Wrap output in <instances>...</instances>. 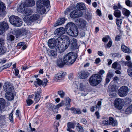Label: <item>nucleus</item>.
<instances>
[{"label": "nucleus", "mask_w": 132, "mask_h": 132, "mask_svg": "<svg viewBox=\"0 0 132 132\" xmlns=\"http://www.w3.org/2000/svg\"><path fill=\"white\" fill-rule=\"evenodd\" d=\"M61 40L60 41L59 45L57 46V50L59 52H63L68 48L70 44V40L67 36L64 35L60 37Z\"/></svg>", "instance_id": "f03ea898"}, {"label": "nucleus", "mask_w": 132, "mask_h": 132, "mask_svg": "<svg viewBox=\"0 0 132 132\" xmlns=\"http://www.w3.org/2000/svg\"><path fill=\"white\" fill-rule=\"evenodd\" d=\"M82 15V12L78 10H74L70 13V17L73 18H78L81 16Z\"/></svg>", "instance_id": "9b49d317"}, {"label": "nucleus", "mask_w": 132, "mask_h": 132, "mask_svg": "<svg viewBox=\"0 0 132 132\" xmlns=\"http://www.w3.org/2000/svg\"><path fill=\"white\" fill-rule=\"evenodd\" d=\"M65 28L68 29L70 35L73 37H76L78 35V30L75 27L74 23L72 22L68 23L65 27Z\"/></svg>", "instance_id": "20e7f679"}, {"label": "nucleus", "mask_w": 132, "mask_h": 132, "mask_svg": "<svg viewBox=\"0 0 132 132\" xmlns=\"http://www.w3.org/2000/svg\"><path fill=\"white\" fill-rule=\"evenodd\" d=\"M26 102L28 106H30L33 103V101L30 99H28L26 100Z\"/></svg>", "instance_id": "4d7b16f0"}, {"label": "nucleus", "mask_w": 132, "mask_h": 132, "mask_svg": "<svg viewBox=\"0 0 132 132\" xmlns=\"http://www.w3.org/2000/svg\"><path fill=\"white\" fill-rule=\"evenodd\" d=\"M65 105L66 108H65V110H69L70 108L69 107L70 106V102H71V99L68 97H66L65 98Z\"/></svg>", "instance_id": "a211bd4d"}, {"label": "nucleus", "mask_w": 132, "mask_h": 132, "mask_svg": "<svg viewBox=\"0 0 132 132\" xmlns=\"http://www.w3.org/2000/svg\"><path fill=\"white\" fill-rule=\"evenodd\" d=\"M76 8V6L73 4H71L69 7L67 8L64 11L65 15L67 14L70 11Z\"/></svg>", "instance_id": "5701e85b"}, {"label": "nucleus", "mask_w": 132, "mask_h": 132, "mask_svg": "<svg viewBox=\"0 0 132 132\" xmlns=\"http://www.w3.org/2000/svg\"><path fill=\"white\" fill-rule=\"evenodd\" d=\"M65 21V18L59 19L56 23V26L60 25L63 24Z\"/></svg>", "instance_id": "4c0bfd02"}, {"label": "nucleus", "mask_w": 132, "mask_h": 132, "mask_svg": "<svg viewBox=\"0 0 132 132\" xmlns=\"http://www.w3.org/2000/svg\"><path fill=\"white\" fill-rule=\"evenodd\" d=\"M71 42V44L73 47L76 46L77 44V40L74 38L72 39Z\"/></svg>", "instance_id": "c03bdc74"}, {"label": "nucleus", "mask_w": 132, "mask_h": 132, "mask_svg": "<svg viewBox=\"0 0 132 132\" xmlns=\"http://www.w3.org/2000/svg\"><path fill=\"white\" fill-rule=\"evenodd\" d=\"M113 15L116 18H121V12L119 10H116L114 11L113 13Z\"/></svg>", "instance_id": "c85d7f7f"}, {"label": "nucleus", "mask_w": 132, "mask_h": 132, "mask_svg": "<svg viewBox=\"0 0 132 132\" xmlns=\"http://www.w3.org/2000/svg\"><path fill=\"white\" fill-rule=\"evenodd\" d=\"M14 37L12 35L8 34L7 37V40L8 41H12L14 39Z\"/></svg>", "instance_id": "79ce46f5"}, {"label": "nucleus", "mask_w": 132, "mask_h": 132, "mask_svg": "<svg viewBox=\"0 0 132 132\" xmlns=\"http://www.w3.org/2000/svg\"><path fill=\"white\" fill-rule=\"evenodd\" d=\"M123 64L127 65L128 67V69L132 68V63L131 61H122Z\"/></svg>", "instance_id": "58836bf2"}, {"label": "nucleus", "mask_w": 132, "mask_h": 132, "mask_svg": "<svg viewBox=\"0 0 132 132\" xmlns=\"http://www.w3.org/2000/svg\"><path fill=\"white\" fill-rule=\"evenodd\" d=\"M6 9L5 4L3 2L0 3V12H4Z\"/></svg>", "instance_id": "c9c22d12"}, {"label": "nucleus", "mask_w": 132, "mask_h": 132, "mask_svg": "<svg viewBox=\"0 0 132 132\" xmlns=\"http://www.w3.org/2000/svg\"><path fill=\"white\" fill-rule=\"evenodd\" d=\"M10 23L12 24L17 27H20L22 24V21L18 17L13 15L9 18Z\"/></svg>", "instance_id": "423d86ee"}, {"label": "nucleus", "mask_w": 132, "mask_h": 132, "mask_svg": "<svg viewBox=\"0 0 132 132\" xmlns=\"http://www.w3.org/2000/svg\"><path fill=\"white\" fill-rule=\"evenodd\" d=\"M85 87V86L83 85L82 83H81L80 84L79 88L81 90H83Z\"/></svg>", "instance_id": "774afa93"}, {"label": "nucleus", "mask_w": 132, "mask_h": 132, "mask_svg": "<svg viewBox=\"0 0 132 132\" xmlns=\"http://www.w3.org/2000/svg\"><path fill=\"white\" fill-rule=\"evenodd\" d=\"M55 34L58 36H60L64 34L65 32V29L62 27L56 29L54 32Z\"/></svg>", "instance_id": "2eb2a0df"}, {"label": "nucleus", "mask_w": 132, "mask_h": 132, "mask_svg": "<svg viewBox=\"0 0 132 132\" xmlns=\"http://www.w3.org/2000/svg\"><path fill=\"white\" fill-rule=\"evenodd\" d=\"M128 75L131 77H132V68L128 69H127Z\"/></svg>", "instance_id": "680f3d73"}, {"label": "nucleus", "mask_w": 132, "mask_h": 132, "mask_svg": "<svg viewBox=\"0 0 132 132\" xmlns=\"http://www.w3.org/2000/svg\"><path fill=\"white\" fill-rule=\"evenodd\" d=\"M6 52V48L4 47L0 48V55L3 54Z\"/></svg>", "instance_id": "37998d69"}, {"label": "nucleus", "mask_w": 132, "mask_h": 132, "mask_svg": "<svg viewBox=\"0 0 132 132\" xmlns=\"http://www.w3.org/2000/svg\"><path fill=\"white\" fill-rule=\"evenodd\" d=\"M86 24V21L82 19H80L79 21V24L80 27L81 28L85 27Z\"/></svg>", "instance_id": "c756f323"}, {"label": "nucleus", "mask_w": 132, "mask_h": 132, "mask_svg": "<svg viewBox=\"0 0 132 132\" xmlns=\"http://www.w3.org/2000/svg\"><path fill=\"white\" fill-rule=\"evenodd\" d=\"M121 48L122 51L125 53H129L131 52L130 49L124 45H121Z\"/></svg>", "instance_id": "a878e982"}, {"label": "nucleus", "mask_w": 132, "mask_h": 132, "mask_svg": "<svg viewBox=\"0 0 132 132\" xmlns=\"http://www.w3.org/2000/svg\"><path fill=\"white\" fill-rule=\"evenodd\" d=\"M124 18V17H122L120 19L117 18L116 19V23L117 26L119 27H120L122 22V19Z\"/></svg>", "instance_id": "f704fd0d"}, {"label": "nucleus", "mask_w": 132, "mask_h": 132, "mask_svg": "<svg viewBox=\"0 0 132 132\" xmlns=\"http://www.w3.org/2000/svg\"><path fill=\"white\" fill-rule=\"evenodd\" d=\"M101 76L98 74L92 75L89 79V81L90 84L93 86H96L100 83L102 80Z\"/></svg>", "instance_id": "39448f33"}, {"label": "nucleus", "mask_w": 132, "mask_h": 132, "mask_svg": "<svg viewBox=\"0 0 132 132\" xmlns=\"http://www.w3.org/2000/svg\"><path fill=\"white\" fill-rule=\"evenodd\" d=\"M112 68L115 70H120L121 69V65L117 62H116L112 64Z\"/></svg>", "instance_id": "412c9836"}, {"label": "nucleus", "mask_w": 132, "mask_h": 132, "mask_svg": "<svg viewBox=\"0 0 132 132\" xmlns=\"http://www.w3.org/2000/svg\"><path fill=\"white\" fill-rule=\"evenodd\" d=\"M128 92V87L124 86L121 87L119 89L118 92V95L121 97L126 96Z\"/></svg>", "instance_id": "6e6552de"}, {"label": "nucleus", "mask_w": 132, "mask_h": 132, "mask_svg": "<svg viewBox=\"0 0 132 132\" xmlns=\"http://www.w3.org/2000/svg\"><path fill=\"white\" fill-rule=\"evenodd\" d=\"M64 104V101L62 100L60 103L56 105V108H59L60 107L62 106Z\"/></svg>", "instance_id": "13d9d810"}, {"label": "nucleus", "mask_w": 132, "mask_h": 132, "mask_svg": "<svg viewBox=\"0 0 132 132\" xmlns=\"http://www.w3.org/2000/svg\"><path fill=\"white\" fill-rule=\"evenodd\" d=\"M67 128L71 129L74 128H75V124H74L71 122H69L67 124Z\"/></svg>", "instance_id": "a18cd8bd"}, {"label": "nucleus", "mask_w": 132, "mask_h": 132, "mask_svg": "<svg viewBox=\"0 0 132 132\" xmlns=\"http://www.w3.org/2000/svg\"><path fill=\"white\" fill-rule=\"evenodd\" d=\"M42 80L39 78H37L36 80L35 81L34 85L36 83H37L39 86H40L42 85Z\"/></svg>", "instance_id": "8fccbe9b"}, {"label": "nucleus", "mask_w": 132, "mask_h": 132, "mask_svg": "<svg viewBox=\"0 0 132 132\" xmlns=\"http://www.w3.org/2000/svg\"><path fill=\"white\" fill-rule=\"evenodd\" d=\"M57 51L52 50L50 51L49 53V55L50 56L53 57H56L57 56Z\"/></svg>", "instance_id": "473e14b6"}, {"label": "nucleus", "mask_w": 132, "mask_h": 132, "mask_svg": "<svg viewBox=\"0 0 132 132\" xmlns=\"http://www.w3.org/2000/svg\"><path fill=\"white\" fill-rule=\"evenodd\" d=\"M36 10L37 12L41 14H43L45 12V6L48 10L50 8L49 0H38L36 3Z\"/></svg>", "instance_id": "f257e3e1"}, {"label": "nucleus", "mask_w": 132, "mask_h": 132, "mask_svg": "<svg viewBox=\"0 0 132 132\" xmlns=\"http://www.w3.org/2000/svg\"><path fill=\"white\" fill-rule=\"evenodd\" d=\"M118 125V122L117 120L112 117H109V125L112 127L117 126Z\"/></svg>", "instance_id": "f3484780"}, {"label": "nucleus", "mask_w": 132, "mask_h": 132, "mask_svg": "<svg viewBox=\"0 0 132 132\" xmlns=\"http://www.w3.org/2000/svg\"><path fill=\"white\" fill-rule=\"evenodd\" d=\"M48 81V80L46 78H44L42 81V85L43 86H45L47 84V83Z\"/></svg>", "instance_id": "09e8293b"}, {"label": "nucleus", "mask_w": 132, "mask_h": 132, "mask_svg": "<svg viewBox=\"0 0 132 132\" xmlns=\"http://www.w3.org/2000/svg\"><path fill=\"white\" fill-rule=\"evenodd\" d=\"M113 75V74L112 72H109H109L107 73V75L106 76V77H107L108 78H111Z\"/></svg>", "instance_id": "338daca9"}, {"label": "nucleus", "mask_w": 132, "mask_h": 132, "mask_svg": "<svg viewBox=\"0 0 132 132\" xmlns=\"http://www.w3.org/2000/svg\"><path fill=\"white\" fill-rule=\"evenodd\" d=\"M76 58L73 53L71 52L64 56L63 61L67 65H71L76 61Z\"/></svg>", "instance_id": "7ed1b4c3"}, {"label": "nucleus", "mask_w": 132, "mask_h": 132, "mask_svg": "<svg viewBox=\"0 0 132 132\" xmlns=\"http://www.w3.org/2000/svg\"><path fill=\"white\" fill-rule=\"evenodd\" d=\"M132 111V106H129L126 110V112L127 114L130 113Z\"/></svg>", "instance_id": "603ef678"}, {"label": "nucleus", "mask_w": 132, "mask_h": 132, "mask_svg": "<svg viewBox=\"0 0 132 132\" xmlns=\"http://www.w3.org/2000/svg\"><path fill=\"white\" fill-rule=\"evenodd\" d=\"M16 31L18 35H23L26 33V31L24 29L16 30Z\"/></svg>", "instance_id": "e433bc0d"}, {"label": "nucleus", "mask_w": 132, "mask_h": 132, "mask_svg": "<svg viewBox=\"0 0 132 132\" xmlns=\"http://www.w3.org/2000/svg\"><path fill=\"white\" fill-rule=\"evenodd\" d=\"M42 91L40 88H39V91H37L35 93V98L34 100L36 103L38 102L40 99L42 94Z\"/></svg>", "instance_id": "dca6fc26"}, {"label": "nucleus", "mask_w": 132, "mask_h": 132, "mask_svg": "<svg viewBox=\"0 0 132 132\" xmlns=\"http://www.w3.org/2000/svg\"><path fill=\"white\" fill-rule=\"evenodd\" d=\"M24 4L26 6L30 7L34 5L35 2L34 0H27Z\"/></svg>", "instance_id": "6ab92c4d"}, {"label": "nucleus", "mask_w": 132, "mask_h": 132, "mask_svg": "<svg viewBox=\"0 0 132 132\" xmlns=\"http://www.w3.org/2000/svg\"><path fill=\"white\" fill-rule=\"evenodd\" d=\"M4 39L3 38H0V48L2 47L4 44Z\"/></svg>", "instance_id": "6e6d98bb"}, {"label": "nucleus", "mask_w": 132, "mask_h": 132, "mask_svg": "<svg viewBox=\"0 0 132 132\" xmlns=\"http://www.w3.org/2000/svg\"><path fill=\"white\" fill-rule=\"evenodd\" d=\"M25 4H21L19 6L18 9V11L20 12H23L24 8H25L24 7L25 6Z\"/></svg>", "instance_id": "ea45409f"}, {"label": "nucleus", "mask_w": 132, "mask_h": 132, "mask_svg": "<svg viewBox=\"0 0 132 132\" xmlns=\"http://www.w3.org/2000/svg\"><path fill=\"white\" fill-rule=\"evenodd\" d=\"M13 111H12L11 113L9 115V118L10 120V122H13Z\"/></svg>", "instance_id": "5fc2aeb1"}, {"label": "nucleus", "mask_w": 132, "mask_h": 132, "mask_svg": "<svg viewBox=\"0 0 132 132\" xmlns=\"http://www.w3.org/2000/svg\"><path fill=\"white\" fill-rule=\"evenodd\" d=\"M126 4L127 6L131 7H132V2L129 0H125Z\"/></svg>", "instance_id": "49530a36"}, {"label": "nucleus", "mask_w": 132, "mask_h": 132, "mask_svg": "<svg viewBox=\"0 0 132 132\" xmlns=\"http://www.w3.org/2000/svg\"><path fill=\"white\" fill-rule=\"evenodd\" d=\"M61 40L60 37L57 38L56 39H50L48 40V46L50 48H53L56 47V50L57 51V46L59 45L60 41Z\"/></svg>", "instance_id": "0eeeda50"}, {"label": "nucleus", "mask_w": 132, "mask_h": 132, "mask_svg": "<svg viewBox=\"0 0 132 132\" xmlns=\"http://www.w3.org/2000/svg\"><path fill=\"white\" fill-rule=\"evenodd\" d=\"M112 45V41L111 39L110 40L107 44L106 47L108 48H110V47Z\"/></svg>", "instance_id": "e2e57ef3"}, {"label": "nucleus", "mask_w": 132, "mask_h": 132, "mask_svg": "<svg viewBox=\"0 0 132 132\" xmlns=\"http://www.w3.org/2000/svg\"><path fill=\"white\" fill-rule=\"evenodd\" d=\"M11 63H6L3 66V69H6L10 67L12 65Z\"/></svg>", "instance_id": "bf43d9fd"}, {"label": "nucleus", "mask_w": 132, "mask_h": 132, "mask_svg": "<svg viewBox=\"0 0 132 132\" xmlns=\"http://www.w3.org/2000/svg\"><path fill=\"white\" fill-rule=\"evenodd\" d=\"M77 8L80 10H85L86 8L84 3H79L77 4Z\"/></svg>", "instance_id": "4be33fe9"}, {"label": "nucleus", "mask_w": 132, "mask_h": 132, "mask_svg": "<svg viewBox=\"0 0 132 132\" xmlns=\"http://www.w3.org/2000/svg\"><path fill=\"white\" fill-rule=\"evenodd\" d=\"M57 94L61 98H63L65 96V93L62 90H60L57 92Z\"/></svg>", "instance_id": "a19ab883"}, {"label": "nucleus", "mask_w": 132, "mask_h": 132, "mask_svg": "<svg viewBox=\"0 0 132 132\" xmlns=\"http://www.w3.org/2000/svg\"><path fill=\"white\" fill-rule=\"evenodd\" d=\"M23 12L26 16H28L31 15L33 12L32 10L30 8H24Z\"/></svg>", "instance_id": "b1692460"}, {"label": "nucleus", "mask_w": 132, "mask_h": 132, "mask_svg": "<svg viewBox=\"0 0 132 132\" xmlns=\"http://www.w3.org/2000/svg\"><path fill=\"white\" fill-rule=\"evenodd\" d=\"M5 104V100L3 98H0V111L4 108Z\"/></svg>", "instance_id": "2f4dec72"}, {"label": "nucleus", "mask_w": 132, "mask_h": 132, "mask_svg": "<svg viewBox=\"0 0 132 132\" xmlns=\"http://www.w3.org/2000/svg\"><path fill=\"white\" fill-rule=\"evenodd\" d=\"M111 39L109 35H107L105 37H103L102 38V41L105 42H107L108 41V40H110Z\"/></svg>", "instance_id": "de8ad7c7"}, {"label": "nucleus", "mask_w": 132, "mask_h": 132, "mask_svg": "<svg viewBox=\"0 0 132 132\" xmlns=\"http://www.w3.org/2000/svg\"><path fill=\"white\" fill-rule=\"evenodd\" d=\"M81 122L85 125L87 124V120L85 119L82 118L80 120Z\"/></svg>", "instance_id": "69168bd1"}, {"label": "nucleus", "mask_w": 132, "mask_h": 132, "mask_svg": "<svg viewBox=\"0 0 132 132\" xmlns=\"http://www.w3.org/2000/svg\"><path fill=\"white\" fill-rule=\"evenodd\" d=\"M116 91V86L114 85H113L111 86L110 91L115 92Z\"/></svg>", "instance_id": "0e129e2a"}, {"label": "nucleus", "mask_w": 132, "mask_h": 132, "mask_svg": "<svg viewBox=\"0 0 132 132\" xmlns=\"http://www.w3.org/2000/svg\"><path fill=\"white\" fill-rule=\"evenodd\" d=\"M109 95L110 97L113 98L116 97L117 94L116 93L110 91L109 93Z\"/></svg>", "instance_id": "864d4df0"}, {"label": "nucleus", "mask_w": 132, "mask_h": 132, "mask_svg": "<svg viewBox=\"0 0 132 132\" xmlns=\"http://www.w3.org/2000/svg\"><path fill=\"white\" fill-rule=\"evenodd\" d=\"M3 88L6 93H13V88L12 85L9 82L5 83L4 85Z\"/></svg>", "instance_id": "9d476101"}, {"label": "nucleus", "mask_w": 132, "mask_h": 132, "mask_svg": "<svg viewBox=\"0 0 132 132\" xmlns=\"http://www.w3.org/2000/svg\"><path fill=\"white\" fill-rule=\"evenodd\" d=\"M46 107L49 109H51L54 108V105L52 103H48L46 104Z\"/></svg>", "instance_id": "3c124183"}, {"label": "nucleus", "mask_w": 132, "mask_h": 132, "mask_svg": "<svg viewBox=\"0 0 132 132\" xmlns=\"http://www.w3.org/2000/svg\"><path fill=\"white\" fill-rule=\"evenodd\" d=\"M69 110L72 111V112L74 114H80L81 113L80 109L79 108H70Z\"/></svg>", "instance_id": "393cba45"}, {"label": "nucleus", "mask_w": 132, "mask_h": 132, "mask_svg": "<svg viewBox=\"0 0 132 132\" xmlns=\"http://www.w3.org/2000/svg\"><path fill=\"white\" fill-rule=\"evenodd\" d=\"M8 28V25L6 22L3 21L0 23V35L7 30Z\"/></svg>", "instance_id": "f8f14e48"}, {"label": "nucleus", "mask_w": 132, "mask_h": 132, "mask_svg": "<svg viewBox=\"0 0 132 132\" xmlns=\"http://www.w3.org/2000/svg\"><path fill=\"white\" fill-rule=\"evenodd\" d=\"M6 98L9 101H11L14 98L13 93H6L5 94Z\"/></svg>", "instance_id": "cd10ccee"}, {"label": "nucleus", "mask_w": 132, "mask_h": 132, "mask_svg": "<svg viewBox=\"0 0 132 132\" xmlns=\"http://www.w3.org/2000/svg\"><path fill=\"white\" fill-rule=\"evenodd\" d=\"M56 63L57 65L60 68L63 67L65 64L64 61H62V59L61 58H59L57 60Z\"/></svg>", "instance_id": "aec40b11"}, {"label": "nucleus", "mask_w": 132, "mask_h": 132, "mask_svg": "<svg viewBox=\"0 0 132 132\" xmlns=\"http://www.w3.org/2000/svg\"><path fill=\"white\" fill-rule=\"evenodd\" d=\"M122 13L123 15L125 16H129L130 12L128 10L125 8H123L122 10Z\"/></svg>", "instance_id": "72a5a7b5"}, {"label": "nucleus", "mask_w": 132, "mask_h": 132, "mask_svg": "<svg viewBox=\"0 0 132 132\" xmlns=\"http://www.w3.org/2000/svg\"><path fill=\"white\" fill-rule=\"evenodd\" d=\"M102 124L105 126L109 125V118L106 117L102 118Z\"/></svg>", "instance_id": "7c9ffc66"}, {"label": "nucleus", "mask_w": 132, "mask_h": 132, "mask_svg": "<svg viewBox=\"0 0 132 132\" xmlns=\"http://www.w3.org/2000/svg\"><path fill=\"white\" fill-rule=\"evenodd\" d=\"M102 102L101 101H99L97 104L96 108L97 109L99 110L101 109V105Z\"/></svg>", "instance_id": "052dcab7"}, {"label": "nucleus", "mask_w": 132, "mask_h": 132, "mask_svg": "<svg viewBox=\"0 0 132 132\" xmlns=\"http://www.w3.org/2000/svg\"><path fill=\"white\" fill-rule=\"evenodd\" d=\"M65 73V72H59L56 75L54 78V80L56 81H57L58 80L63 79Z\"/></svg>", "instance_id": "4468645a"}, {"label": "nucleus", "mask_w": 132, "mask_h": 132, "mask_svg": "<svg viewBox=\"0 0 132 132\" xmlns=\"http://www.w3.org/2000/svg\"><path fill=\"white\" fill-rule=\"evenodd\" d=\"M124 102V101L123 99L116 98L114 101L115 107L118 109H121L123 106Z\"/></svg>", "instance_id": "1a4fd4ad"}, {"label": "nucleus", "mask_w": 132, "mask_h": 132, "mask_svg": "<svg viewBox=\"0 0 132 132\" xmlns=\"http://www.w3.org/2000/svg\"><path fill=\"white\" fill-rule=\"evenodd\" d=\"M39 18L40 16L39 15L37 14H34L30 17L29 20L31 21L34 22L38 19Z\"/></svg>", "instance_id": "bb28decb"}, {"label": "nucleus", "mask_w": 132, "mask_h": 132, "mask_svg": "<svg viewBox=\"0 0 132 132\" xmlns=\"http://www.w3.org/2000/svg\"><path fill=\"white\" fill-rule=\"evenodd\" d=\"M89 75V73L87 71H81L78 74L79 77L82 79L87 78Z\"/></svg>", "instance_id": "ddd939ff"}]
</instances>
